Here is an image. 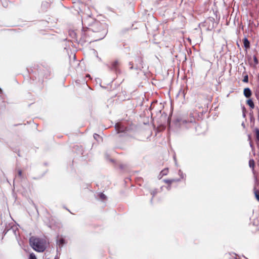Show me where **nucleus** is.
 Here are the masks:
<instances>
[{
    "instance_id": "nucleus-2",
    "label": "nucleus",
    "mask_w": 259,
    "mask_h": 259,
    "mask_svg": "<svg viewBox=\"0 0 259 259\" xmlns=\"http://www.w3.org/2000/svg\"><path fill=\"white\" fill-rule=\"evenodd\" d=\"M244 95L246 98H249L251 95V91L249 88H247L244 89Z\"/></svg>"
},
{
    "instance_id": "nucleus-22",
    "label": "nucleus",
    "mask_w": 259,
    "mask_h": 259,
    "mask_svg": "<svg viewBox=\"0 0 259 259\" xmlns=\"http://www.w3.org/2000/svg\"><path fill=\"white\" fill-rule=\"evenodd\" d=\"M90 75L89 74L87 75V77H90Z\"/></svg>"
},
{
    "instance_id": "nucleus-15",
    "label": "nucleus",
    "mask_w": 259,
    "mask_h": 259,
    "mask_svg": "<svg viewBox=\"0 0 259 259\" xmlns=\"http://www.w3.org/2000/svg\"><path fill=\"white\" fill-rule=\"evenodd\" d=\"M99 196H100V198L102 199V200H104L106 198V196L102 193H101L99 194Z\"/></svg>"
},
{
    "instance_id": "nucleus-5",
    "label": "nucleus",
    "mask_w": 259,
    "mask_h": 259,
    "mask_svg": "<svg viewBox=\"0 0 259 259\" xmlns=\"http://www.w3.org/2000/svg\"><path fill=\"white\" fill-rule=\"evenodd\" d=\"M247 103L251 108L253 109L254 107V103L251 99L248 100Z\"/></svg>"
},
{
    "instance_id": "nucleus-6",
    "label": "nucleus",
    "mask_w": 259,
    "mask_h": 259,
    "mask_svg": "<svg viewBox=\"0 0 259 259\" xmlns=\"http://www.w3.org/2000/svg\"><path fill=\"white\" fill-rule=\"evenodd\" d=\"M243 44H244V46L245 48H248L249 47V41L246 38H245L244 39Z\"/></svg>"
},
{
    "instance_id": "nucleus-4",
    "label": "nucleus",
    "mask_w": 259,
    "mask_h": 259,
    "mask_svg": "<svg viewBox=\"0 0 259 259\" xmlns=\"http://www.w3.org/2000/svg\"><path fill=\"white\" fill-rule=\"evenodd\" d=\"M163 181L167 184H170L171 183L174 182H178L180 181L179 179H170V180H164Z\"/></svg>"
},
{
    "instance_id": "nucleus-7",
    "label": "nucleus",
    "mask_w": 259,
    "mask_h": 259,
    "mask_svg": "<svg viewBox=\"0 0 259 259\" xmlns=\"http://www.w3.org/2000/svg\"><path fill=\"white\" fill-rule=\"evenodd\" d=\"M45 259H54V257H51L50 253L46 252L45 254Z\"/></svg>"
},
{
    "instance_id": "nucleus-16",
    "label": "nucleus",
    "mask_w": 259,
    "mask_h": 259,
    "mask_svg": "<svg viewBox=\"0 0 259 259\" xmlns=\"http://www.w3.org/2000/svg\"><path fill=\"white\" fill-rule=\"evenodd\" d=\"M119 126H120V124L119 123H117L115 125V128L119 131L118 132H119L120 131H122V130L118 129L119 128Z\"/></svg>"
},
{
    "instance_id": "nucleus-19",
    "label": "nucleus",
    "mask_w": 259,
    "mask_h": 259,
    "mask_svg": "<svg viewBox=\"0 0 259 259\" xmlns=\"http://www.w3.org/2000/svg\"><path fill=\"white\" fill-rule=\"evenodd\" d=\"M18 174H19V175L20 176H21V175H22V171H21V170H19V172H18Z\"/></svg>"
},
{
    "instance_id": "nucleus-12",
    "label": "nucleus",
    "mask_w": 259,
    "mask_h": 259,
    "mask_svg": "<svg viewBox=\"0 0 259 259\" xmlns=\"http://www.w3.org/2000/svg\"><path fill=\"white\" fill-rule=\"evenodd\" d=\"M254 195L256 199L259 201V193L257 191H254Z\"/></svg>"
},
{
    "instance_id": "nucleus-11",
    "label": "nucleus",
    "mask_w": 259,
    "mask_h": 259,
    "mask_svg": "<svg viewBox=\"0 0 259 259\" xmlns=\"http://www.w3.org/2000/svg\"><path fill=\"white\" fill-rule=\"evenodd\" d=\"M29 259H37L35 255L33 253H31L29 255Z\"/></svg>"
},
{
    "instance_id": "nucleus-17",
    "label": "nucleus",
    "mask_w": 259,
    "mask_h": 259,
    "mask_svg": "<svg viewBox=\"0 0 259 259\" xmlns=\"http://www.w3.org/2000/svg\"><path fill=\"white\" fill-rule=\"evenodd\" d=\"M253 60H254V61L255 63V64H257L258 63V61H257V59L256 57H253Z\"/></svg>"
},
{
    "instance_id": "nucleus-21",
    "label": "nucleus",
    "mask_w": 259,
    "mask_h": 259,
    "mask_svg": "<svg viewBox=\"0 0 259 259\" xmlns=\"http://www.w3.org/2000/svg\"><path fill=\"white\" fill-rule=\"evenodd\" d=\"M156 192H153L152 194L154 196Z\"/></svg>"
},
{
    "instance_id": "nucleus-1",
    "label": "nucleus",
    "mask_w": 259,
    "mask_h": 259,
    "mask_svg": "<svg viewBox=\"0 0 259 259\" xmlns=\"http://www.w3.org/2000/svg\"><path fill=\"white\" fill-rule=\"evenodd\" d=\"M29 242L32 248L37 252H43L47 247V241L44 238L31 237L29 239Z\"/></svg>"
},
{
    "instance_id": "nucleus-20",
    "label": "nucleus",
    "mask_w": 259,
    "mask_h": 259,
    "mask_svg": "<svg viewBox=\"0 0 259 259\" xmlns=\"http://www.w3.org/2000/svg\"><path fill=\"white\" fill-rule=\"evenodd\" d=\"M242 125L243 127H245V124H244V123H242Z\"/></svg>"
},
{
    "instance_id": "nucleus-14",
    "label": "nucleus",
    "mask_w": 259,
    "mask_h": 259,
    "mask_svg": "<svg viewBox=\"0 0 259 259\" xmlns=\"http://www.w3.org/2000/svg\"><path fill=\"white\" fill-rule=\"evenodd\" d=\"M243 81L244 82H247L248 81V75H245L243 79Z\"/></svg>"
},
{
    "instance_id": "nucleus-18",
    "label": "nucleus",
    "mask_w": 259,
    "mask_h": 259,
    "mask_svg": "<svg viewBox=\"0 0 259 259\" xmlns=\"http://www.w3.org/2000/svg\"><path fill=\"white\" fill-rule=\"evenodd\" d=\"M162 174L164 175H166V171L165 170H163V171H162Z\"/></svg>"
},
{
    "instance_id": "nucleus-8",
    "label": "nucleus",
    "mask_w": 259,
    "mask_h": 259,
    "mask_svg": "<svg viewBox=\"0 0 259 259\" xmlns=\"http://www.w3.org/2000/svg\"><path fill=\"white\" fill-rule=\"evenodd\" d=\"M249 165L250 167H252L253 169L254 168V162L253 159H250L249 161Z\"/></svg>"
},
{
    "instance_id": "nucleus-13",
    "label": "nucleus",
    "mask_w": 259,
    "mask_h": 259,
    "mask_svg": "<svg viewBox=\"0 0 259 259\" xmlns=\"http://www.w3.org/2000/svg\"><path fill=\"white\" fill-rule=\"evenodd\" d=\"M118 62L117 61H114L113 64H112V68L113 69H115V68L116 67V66L118 65Z\"/></svg>"
},
{
    "instance_id": "nucleus-10",
    "label": "nucleus",
    "mask_w": 259,
    "mask_h": 259,
    "mask_svg": "<svg viewBox=\"0 0 259 259\" xmlns=\"http://www.w3.org/2000/svg\"><path fill=\"white\" fill-rule=\"evenodd\" d=\"M178 174L181 177V179H183L185 178V175L183 173L181 170H179Z\"/></svg>"
},
{
    "instance_id": "nucleus-3",
    "label": "nucleus",
    "mask_w": 259,
    "mask_h": 259,
    "mask_svg": "<svg viewBox=\"0 0 259 259\" xmlns=\"http://www.w3.org/2000/svg\"><path fill=\"white\" fill-rule=\"evenodd\" d=\"M64 243V239L62 238H59V237L57 239V244L59 245H62Z\"/></svg>"
},
{
    "instance_id": "nucleus-9",
    "label": "nucleus",
    "mask_w": 259,
    "mask_h": 259,
    "mask_svg": "<svg viewBox=\"0 0 259 259\" xmlns=\"http://www.w3.org/2000/svg\"><path fill=\"white\" fill-rule=\"evenodd\" d=\"M256 138L257 141H259V129L257 128H256L254 130Z\"/></svg>"
},
{
    "instance_id": "nucleus-23",
    "label": "nucleus",
    "mask_w": 259,
    "mask_h": 259,
    "mask_svg": "<svg viewBox=\"0 0 259 259\" xmlns=\"http://www.w3.org/2000/svg\"><path fill=\"white\" fill-rule=\"evenodd\" d=\"M168 189H170V186H169L168 188H167Z\"/></svg>"
}]
</instances>
